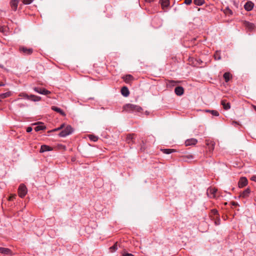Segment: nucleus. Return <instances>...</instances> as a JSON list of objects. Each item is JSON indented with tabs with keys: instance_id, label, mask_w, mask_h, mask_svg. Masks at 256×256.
<instances>
[{
	"instance_id": "nucleus-1",
	"label": "nucleus",
	"mask_w": 256,
	"mask_h": 256,
	"mask_svg": "<svg viewBox=\"0 0 256 256\" xmlns=\"http://www.w3.org/2000/svg\"><path fill=\"white\" fill-rule=\"evenodd\" d=\"M63 128H64V129L62 130V132L58 134L59 136L60 137H65L68 135H70L71 134H72V132L74 131L73 128L70 126L67 125L66 127H64V124H62L58 128L52 130L51 132L59 130Z\"/></svg>"
},
{
	"instance_id": "nucleus-2",
	"label": "nucleus",
	"mask_w": 256,
	"mask_h": 256,
	"mask_svg": "<svg viewBox=\"0 0 256 256\" xmlns=\"http://www.w3.org/2000/svg\"><path fill=\"white\" fill-rule=\"evenodd\" d=\"M124 110L126 111L136 112H140L141 110H143L140 106L131 104H128L124 106Z\"/></svg>"
},
{
	"instance_id": "nucleus-3",
	"label": "nucleus",
	"mask_w": 256,
	"mask_h": 256,
	"mask_svg": "<svg viewBox=\"0 0 256 256\" xmlns=\"http://www.w3.org/2000/svg\"><path fill=\"white\" fill-rule=\"evenodd\" d=\"M206 144L207 146V150L206 154L208 157H211L212 156V152L214 148L215 143L214 142L210 140H206Z\"/></svg>"
},
{
	"instance_id": "nucleus-4",
	"label": "nucleus",
	"mask_w": 256,
	"mask_h": 256,
	"mask_svg": "<svg viewBox=\"0 0 256 256\" xmlns=\"http://www.w3.org/2000/svg\"><path fill=\"white\" fill-rule=\"evenodd\" d=\"M27 188L24 184H20L18 188V194L20 197L22 198L27 194Z\"/></svg>"
},
{
	"instance_id": "nucleus-5",
	"label": "nucleus",
	"mask_w": 256,
	"mask_h": 256,
	"mask_svg": "<svg viewBox=\"0 0 256 256\" xmlns=\"http://www.w3.org/2000/svg\"><path fill=\"white\" fill-rule=\"evenodd\" d=\"M217 189L215 188H210L207 190V194L210 198H214L216 197Z\"/></svg>"
},
{
	"instance_id": "nucleus-6",
	"label": "nucleus",
	"mask_w": 256,
	"mask_h": 256,
	"mask_svg": "<svg viewBox=\"0 0 256 256\" xmlns=\"http://www.w3.org/2000/svg\"><path fill=\"white\" fill-rule=\"evenodd\" d=\"M243 24L249 30H252L255 28L254 24L248 21H244Z\"/></svg>"
},
{
	"instance_id": "nucleus-7",
	"label": "nucleus",
	"mask_w": 256,
	"mask_h": 256,
	"mask_svg": "<svg viewBox=\"0 0 256 256\" xmlns=\"http://www.w3.org/2000/svg\"><path fill=\"white\" fill-rule=\"evenodd\" d=\"M34 90L38 93L42 94L44 95H48L50 93V92L45 88H34Z\"/></svg>"
},
{
	"instance_id": "nucleus-8",
	"label": "nucleus",
	"mask_w": 256,
	"mask_h": 256,
	"mask_svg": "<svg viewBox=\"0 0 256 256\" xmlns=\"http://www.w3.org/2000/svg\"><path fill=\"white\" fill-rule=\"evenodd\" d=\"M0 253L4 255H12L11 250L8 248L0 247Z\"/></svg>"
},
{
	"instance_id": "nucleus-9",
	"label": "nucleus",
	"mask_w": 256,
	"mask_h": 256,
	"mask_svg": "<svg viewBox=\"0 0 256 256\" xmlns=\"http://www.w3.org/2000/svg\"><path fill=\"white\" fill-rule=\"evenodd\" d=\"M20 51L21 52H23L25 54L29 55L32 54L33 50L32 48H28L25 47H20Z\"/></svg>"
},
{
	"instance_id": "nucleus-10",
	"label": "nucleus",
	"mask_w": 256,
	"mask_h": 256,
	"mask_svg": "<svg viewBox=\"0 0 256 256\" xmlns=\"http://www.w3.org/2000/svg\"><path fill=\"white\" fill-rule=\"evenodd\" d=\"M25 98L27 99L34 101V102H38L40 100V97L36 96L33 94H31L30 96H28V94H25Z\"/></svg>"
},
{
	"instance_id": "nucleus-11",
	"label": "nucleus",
	"mask_w": 256,
	"mask_h": 256,
	"mask_svg": "<svg viewBox=\"0 0 256 256\" xmlns=\"http://www.w3.org/2000/svg\"><path fill=\"white\" fill-rule=\"evenodd\" d=\"M248 184V180L246 178H241L238 182L239 188H243Z\"/></svg>"
},
{
	"instance_id": "nucleus-12",
	"label": "nucleus",
	"mask_w": 256,
	"mask_h": 256,
	"mask_svg": "<svg viewBox=\"0 0 256 256\" xmlns=\"http://www.w3.org/2000/svg\"><path fill=\"white\" fill-rule=\"evenodd\" d=\"M174 92L177 96H180L184 94V89L182 86H177L175 88Z\"/></svg>"
},
{
	"instance_id": "nucleus-13",
	"label": "nucleus",
	"mask_w": 256,
	"mask_h": 256,
	"mask_svg": "<svg viewBox=\"0 0 256 256\" xmlns=\"http://www.w3.org/2000/svg\"><path fill=\"white\" fill-rule=\"evenodd\" d=\"M250 192V190L249 188H247L240 194V196L242 198H246L249 196Z\"/></svg>"
},
{
	"instance_id": "nucleus-14",
	"label": "nucleus",
	"mask_w": 256,
	"mask_h": 256,
	"mask_svg": "<svg viewBox=\"0 0 256 256\" xmlns=\"http://www.w3.org/2000/svg\"><path fill=\"white\" fill-rule=\"evenodd\" d=\"M254 4L251 2H248L244 6L245 10L247 11L251 10L254 8Z\"/></svg>"
},
{
	"instance_id": "nucleus-15",
	"label": "nucleus",
	"mask_w": 256,
	"mask_h": 256,
	"mask_svg": "<svg viewBox=\"0 0 256 256\" xmlns=\"http://www.w3.org/2000/svg\"><path fill=\"white\" fill-rule=\"evenodd\" d=\"M198 142L197 140L195 138H190L187 140L186 142V146H191V145H195Z\"/></svg>"
},
{
	"instance_id": "nucleus-16",
	"label": "nucleus",
	"mask_w": 256,
	"mask_h": 256,
	"mask_svg": "<svg viewBox=\"0 0 256 256\" xmlns=\"http://www.w3.org/2000/svg\"><path fill=\"white\" fill-rule=\"evenodd\" d=\"M52 150V148L48 146L42 145L40 149V152H45L50 151Z\"/></svg>"
},
{
	"instance_id": "nucleus-17",
	"label": "nucleus",
	"mask_w": 256,
	"mask_h": 256,
	"mask_svg": "<svg viewBox=\"0 0 256 256\" xmlns=\"http://www.w3.org/2000/svg\"><path fill=\"white\" fill-rule=\"evenodd\" d=\"M121 93L122 96H128L130 94V92L126 86H124L121 89Z\"/></svg>"
},
{
	"instance_id": "nucleus-18",
	"label": "nucleus",
	"mask_w": 256,
	"mask_h": 256,
	"mask_svg": "<svg viewBox=\"0 0 256 256\" xmlns=\"http://www.w3.org/2000/svg\"><path fill=\"white\" fill-rule=\"evenodd\" d=\"M19 0H11L10 6L14 10H16Z\"/></svg>"
},
{
	"instance_id": "nucleus-19",
	"label": "nucleus",
	"mask_w": 256,
	"mask_h": 256,
	"mask_svg": "<svg viewBox=\"0 0 256 256\" xmlns=\"http://www.w3.org/2000/svg\"><path fill=\"white\" fill-rule=\"evenodd\" d=\"M160 2L162 9L168 8L170 4L169 0H160Z\"/></svg>"
},
{
	"instance_id": "nucleus-20",
	"label": "nucleus",
	"mask_w": 256,
	"mask_h": 256,
	"mask_svg": "<svg viewBox=\"0 0 256 256\" xmlns=\"http://www.w3.org/2000/svg\"><path fill=\"white\" fill-rule=\"evenodd\" d=\"M124 81L126 83H129L134 80V77L130 74H127L122 78Z\"/></svg>"
},
{
	"instance_id": "nucleus-21",
	"label": "nucleus",
	"mask_w": 256,
	"mask_h": 256,
	"mask_svg": "<svg viewBox=\"0 0 256 256\" xmlns=\"http://www.w3.org/2000/svg\"><path fill=\"white\" fill-rule=\"evenodd\" d=\"M134 134H128L126 138V141L128 144L134 143Z\"/></svg>"
},
{
	"instance_id": "nucleus-22",
	"label": "nucleus",
	"mask_w": 256,
	"mask_h": 256,
	"mask_svg": "<svg viewBox=\"0 0 256 256\" xmlns=\"http://www.w3.org/2000/svg\"><path fill=\"white\" fill-rule=\"evenodd\" d=\"M222 105L224 110H228L230 108V104L229 102H226V100H222Z\"/></svg>"
},
{
	"instance_id": "nucleus-23",
	"label": "nucleus",
	"mask_w": 256,
	"mask_h": 256,
	"mask_svg": "<svg viewBox=\"0 0 256 256\" xmlns=\"http://www.w3.org/2000/svg\"><path fill=\"white\" fill-rule=\"evenodd\" d=\"M210 216L213 217V218H218V210L215 209L212 210L211 211Z\"/></svg>"
},
{
	"instance_id": "nucleus-24",
	"label": "nucleus",
	"mask_w": 256,
	"mask_h": 256,
	"mask_svg": "<svg viewBox=\"0 0 256 256\" xmlns=\"http://www.w3.org/2000/svg\"><path fill=\"white\" fill-rule=\"evenodd\" d=\"M224 78L226 82H228L230 78H232V75L230 72H225L224 74Z\"/></svg>"
},
{
	"instance_id": "nucleus-25",
	"label": "nucleus",
	"mask_w": 256,
	"mask_h": 256,
	"mask_svg": "<svg viewBox=\"0 0 256 256\" xmlns=\"http://www.w3.org/2000/svg\"><path fill=\"white\" fill-rule=\"evenodd\" d=\"M161 150L165 154H170L176 152V150L174 149H162Z\"/></svg>"
},
{
	"instance_id": "nucleus-26",
	"label": "nucleus",
	"mask_w": 256,
	"mask_h": 256,
	"mask_svg": "<svg viewBox=\"0 0 256 256\" xmlns=\"http://www.w3.org/2000/svg\"><path fill=\"white\" fill-rule=\"evenodd\" d=\"M180 82L178 81H174L172 80H169L168 81L167 85L170 86H174L176 84L179 83Z\"/></svg>"
},
{
	"instance_id": "nucleus-27",
	"label": "nucleus",
	"mask_w": 256,
	"mask_h": 256,
	"mask_svg": "<svg viewBox=\"0 0 256 256\" xmlns=\"http://www.w3.org/2000/svg\"><path fill=\"white\" fill-rule=\"evenodd\" d=\"M10 94V92H8L5 93H2L0 94V98H6L8 97Z\"/></svg>"
},
{
	"instance_id": "nucleus-28",
	"label": "nucleus",
	"mask_w": 256,
	"mask_h": 256,
	"mask_svg": "<svg viewBox=\"0 0 256 256\" xmlns=\"http://www.w3.org/2000/svg\"><path fill=\"white\" fill-rule=\"evenodd\" d=\"M45 128H46L45 126H44L43 125H40V126H36L34 128V130L36 132H38V131H40L41 130H43Z\"/></svg>"
},
{
	"instance_id": "nucleus-29",
	"label": "nucleus",
	"mask_w": 256,
	"mask_h": 256,
	"mask_svg": "<svg viewBox=\"0 0 256 256\" xmlns=\"http://www.w3.org/2000/svg\"><path fill=\"white\" fill-rule=\"evenodd\" d=\"M88 137L93 142H96L98 140V137L94 135L89 134Z\"/></svg>"
},
{
	"instance_id": "nucleus-30",
	"label": "nucleus",
	"mask_w": 256,
	"mask_h": 256,
	"mask_svg": "<svg viewBox=\"0 0 256 256\" xmlns=\"http://www.w3.org/2000/svg\"><path fill=\"white\" fill-rule=\"evenodd\" d=\"M204 2V0H194V2L196 5L201 6Z\"/></svg>"
},
{
	"instance_id": "nucleus-31",
	"label": "nucleus",
	"mask_w": 256,
	"mask_h": 256,
	"mask_svg": "<svg viewBox=\"0 0 256 256\" xmlns=\"http://www.w3.org/2000/svg\"><path fill=\"white\" fill-rule=\"evenodd\" d=\"M117 250V242H116L114 246L110 248V250L111 252H114Z\"/></svg>"
},
{
	"instance_id": "nucleus-32",
	"label": "nucleus",
	"mask_w": 256,
	"mask_h": 256,
	"mask_svg": "<svg viewBox=\"0 0 256 256\" xmlns=\"http://www.w3.org/2000/svg\"><path fill=\"white\" fill-rule=\"evenodd\" d=\"M224 14H230V15H231L232 14V11L231 10H230L228 8H226L224 10Z\"/></svg>"
},
{
	"instance_id": "nucleus-33",
	"label": "nucleus",
	"mask_w": 256,
	"mask_h": 256,
	"mask_svg": "<svg viewBox=\"0 0 256 256\" xmlns=\"http://www.w3.org/2000/svg\"><path fill=\"white\" fill-rule=\"evenodd\" d=\"M214 57L215 60H220L221 58L220 53L218 52H216L214 54Z\"/></svg>"
},
{
	"instance_id": "nucleus-34",
	"label": "nucleus",
	"mask_w": 256,
	"mask_h": 256,
	"mask_svg": "<svg viewBox=\"0 0 256 256\" xmlns=\"http://www.w3.org/2000/svg\"><path fill=\"white\" fill-rule=\"evenodd\" d=\"M51 109L52 110L56 111V112H63L60 109L56 106H52Z\"/></svg>"
},
{
	"instance_id": "nucleus-35",
	"label": "nucleus",
	"mask_w": 256,
	"mask_h": 256,
	"mask_svg": "<svg viewBox=\"0 0 256 256\" xmlns=\"http://www.w3.org/2000/svg\"><path fill=\"white\" fill-rule=\"evenodd\" d=\"M34 0H22V2L24 4H31Z\"/></svg>"
},
{
	"instance_id": "nucleus-36",
	"label": "nucleus",
	"mask_w": 256,
	"mask_h": 256,
	"mask_svg": "<svg viewBox=\"0 0 256 256\" xmlns=\"http://www.w3.org/2000/svg\"><path fill=\"white\" fill-rule=\"evenodd\" d=\"M16 194H11L8 198V200L12 201L16 198Z\"/></svg>"
},
{
	"instance_id": "nucleus-37",
	"label": "nucleus",
	"mask_w": 256,
	"mask_h": 256,
	"mask_svg": "<svg viewBox=\"0 0 256 256\" xmlns=\"http://www.w3.org/2000/svg\"><path fill=\"white\" fill-rule=\"evenodd\" d=\"M192 2V0H184V3L187 5L190 4Z\"/></svg>"
},
{
	"instance_id": "nucleus-38",
	"label": "nucleus",
	"mask_w": 256,
	"mask_h": 256,
	"mask_svg": "<svg viewBox=\"0 0 256 256\" xmlns=\"http://www.w3.org/2000/svg\"><path fill=\"white\" fill-rule=\"evenodd\" d=\"M122 256H134V255H133L132 254H128V253H126V252H124L122 254Z\"/></svg>"
},
{
	"instance_id": "nucleus-39",
	"label": "nucleus",
	"mask_w": 256,
	"mask_h": 256,
	"mask_svg": "<svg viewBox=\"0 0 256 256\" xmlns=\"http://www.w3.org/2000/svg\"><path fill=\"white\" fill-rule=\"evenodd\" d=\"M216 218V220H215V224L216 225H218L220 224V220L218 218Z\"/></svg>"
},
{
	"instance_id": "nucleus-40",
	"label": "nucleus",
	"mask_w": 256,
	"mask_h": 256,
	"mask_svg": "<svg viewBox=\"0 0 256 256\" xmlns=\"http://www.w3.org/2000/svg\"><path fill=\"white\" fill-rule=\"evenodd\" d=\"M32 127H30V126L28 127L27 128H26V132H32Z\"/></svg>"
},
{
	"instance_id": "nucleus-41",
	"label": "nucleus",
	"mask_w": 256,
	"mask_h": 256,
	"mask_svg": "<svg viewBox=\"0 0 256 256\" xmlns=\"http://www.w3.org/2000/svg\"><path fill=\"white\" fill-rule=\"evenodd\" d=\"M185 157L188 158V159L193 158V156L191 154L187 155V156H185Z\"/></svg>"
},
{
	"instance_id": "nucleus-42",
	"label": "nucleus",
	"mask_w": 256,
	"mask_h": 256,
	"mask_svg": "<svg viewBox=\"0 0 256 256\" xmlns=\"http://www.w3.org/2000/svg\"><path fill=\"white\" fill-rule=\"evenodd\" d=\"M251 180L256 182V176H253L251 178Z\"/></svg>"
},
{
	"instance_id": "nucleus-43",
	"label": "nucleus",
	"mask_w": 256,
	"mask_h": 256,
	"mask_svg": "<svg viewBox=\"0 0 256 256\" xmlns=\"http://www.w3.org/2000/svg\"><path fill=\"white\" fill-rule=\"evenodd\" d=\"M145 1L148 2H154V0H145Z\"/></svg>"
},
{
	"instance_id": "nucleus-44",
	"label": "nucleus",
	"mask_w": 256,
	"mask_h": 256,
	"mask_svg": "<svg viewBox=\"0 0 256 256\" xmlns=\"http://www.w3.org/2000/svg\"><path fill=\"white\" fill-rule=\"evenodd\" d=\"M251 106L253 108L254 110L256 111V106H254V105H252Z\"/></svg>"
},
{
	"instance_id": "nucleus-45",
	"label": "nucleus",
	"mask_w": 256,
	"mask_h": 256,
	"mask_svg": "<svg viewBox=\"0 0 256 256\" xmlns=\"http://www.w3.org/2000/svg\"><path fill=\"white\" fill-rule=\"evenodd\" d=\"M212 114H213L214 116H219V113H217V112L212 113Z\"/></svg>"
},
{
	"instance_id": "nucleus-46",
	"label": "nucleus",
	"mask_w": 256,
	"mask_h": 256,
	"mask_svg": "<svg viewBox=\"0 0 256 256\" xmlns=\"http://www.w3.org/2000/svg\"><path fill=\"white\" fill-rule=\"evenodd\" d=\"M206 112H216L214 111V110H206Z\"/></svg>"
},
{
	"instance_id": "nucleus-47",
	"label": "nucleus",
	"mask_w": 256,
	"mask_h": 256,
	"mask_svg": "<svg viewBox=\"0 0 256 256\" xmlns=\"http://www.w3.org/2000/svg\"><path fill=\"white\" fill-rule=\"evenodd\" d=\"M4 86V84L2 83H0V86Z\"/></svg>"
},
{
	"instance_id": "nucleus-48",
	"label": "nucleus",
	"mask_w": 256,
	"mask_h": 256,
	"mask_svg": "<svg viewBox=\"0 0 256 256\" xmlns=\"http://www.w3.org/2000/svg\"><path fill=\"white\" fill-rule=\"evenodd\" d=\"M233 204H234V205H236V204H236L235 202H233Z\"/></svg>"
},
{
	"instance_id": "nucleus-49",
	"label": "nucleus",
	"mask_w": 256,
	"mask_h": 256,
	"mask_svg": "<svg viewBox=\"0 0 256 256\" xmlns=\"http://www.w3.org/2000/svg\"><path fill=\"white\" fill-rule=\"evenodd\" d=\"M62 114V115L64 116V112H62V113H61Z\"/></svg>"
}]
</instances>
